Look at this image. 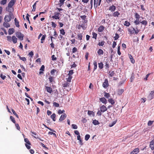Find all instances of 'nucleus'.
Wrapping results in <instances>:
<instances>
[{
    "label": "nucleus",
    "mask_w": 154,
    "mask_h": 154,
    "mask_svg": "<svg viewBox=\"0 0 154 154\" xmlns=\"http://www.w3.org/2000/svg\"><path fill=\"white\" fill-rule=\"evenodd\" d=\"M16 36L20 40H23V39L24 35L21 33L20 32H16L15 33Z\"/></svg>",
    "instance_id": "1"
},
{
    "label": "nucleus",
    "mask_w": 154,
    "mask_h": 154,
    "mask_svg": "<svg viewBox=\"0 0 154 154\" xmlns=\"http://www.w3.org/2000/svg\"><path fill=\"white\" fill-rule=\"evenodd\" d=\"M12 15H6L4 18V20L5 22H8L11 20V16Z\"/></svg>",
    "instance_id": "2"
},
{
    "label": "nucleus",
    "mask_w": 154,
    "mask_h": 154,
    "mask_svg": "<svg viewBox=\"0 0 154 154\" xmlns=\"http://www.w3.org/2000/svg\"><path fill=\"white\" fill-rule=\"evenodd\" d=\"M24 141L25 142H26V143L25 144V146L28 149H29L30 148L31 146L28 145H30L31 143L30 142L29 140L27 138H25L24 139Z\"/></svg>",
    "instance_id": "3"
},
{
    "label": "nucleus",
    "mask_w": 154,
    "mask_h": 154,
    "mask_svg": "<svg viewBox=\"0 0 154 154\" xmlns=\"http://www.w3.org/2000/svg\"><path fill=\"white\" fill-rule=\"evenodd\" d=\"M54 15L52 16V18L56 20L60 19V17L59 16L60 13L57 12H55L54 13Z\"/></svg>",
    "instance_id": "4"
},
{
    "label": "nucleus",
    "mask_w": 154,
    "mask_h": 154,
    "mask_svg": "<svg viewBox=\"0 0 154 154\" xmlns=\"http://www.w3.org/2000/svg\"><path fill=\"white\" fill-rule=\"evenodd\" d=\"M154 96V91H151L148 96V99L149 100H152Z\"/></svg>",
    "instance_id": "5"
},
{
    "label": "nucleus",
    "mask_w": 154,
    "mask_h": 154,
    "mask_svg": "<svg viewBox=\"0 0 154 154\" xmlns=\"http://www.w3.org/2000/svg\"><path fill=\"white\" fill-rule=\"evenodd\" d=\"M108 81L107 79H106L105 80L104 82H103L102 86L103 88H106L108 87Z\"/></svg>",
    "instance_id": "6"
},
{
    "label": "nucleus",
    "mask_w": 154,
    "mask_h": 154,
    "mask_svg": "<svg viewBox=\"0 0 154 154\" xmlns=\"http://www.w3.org/2000/svg\"><path fill=\"white\" fill-rule=\"evenodd\" d=\"M15 2V1L14 0H11L8 4V7L9 8H11L14 5Z\"/></svg>",
    "instance_id": "7"
},
{
    "label": "nucleus",
    "mask_w": 154,
    "mask_h": 154,
    "mask_svg": "<svg viewBox=\"0 0 154 154\" xmlns=\"http://www.w3.org/2000/svg\"><path fill=\"white\" fill-rule=\"evenodd\" d=\"M100 110L102 112H103L106 111L107 109L106 106L104 105H102L100 107Z\"/></svg>",
    "instance_id": "8"
},
{
    "label": "nucleus",
    "mask_w": 154,
    "mask_h": 154,
    "mask_svg": "<svg viewBox=\"0 0 154 154\" xmlns=\"http://www.w3.org/2000/svg\"><path fill=\"white\" fill-rule=\"evenodd\" d=\"M66 115L65 113H63V115H61L60 119L59 121H62L64 120L66 117Z\"/></svg>",
    "instance_id": "9"
},
{
    "label": "nucleus",
    "mask_w": 154,
    "mask_h": 154,
    "mask_svg": "<svg viewBox=\"0 0 154 154\" xmlns=\"http://www.w3.org/2000/svg\"><path fill=\"white\" fill-rule=\"evenodd\" d=\"M149 146L152 150L154 149V140H152L150 142Z\"/></svg>",
    "instance_id": "10"
},
{
    "label": "nucleus",
    "mask_w": 154,
    "mask_h": 154,
    "mask_svg": "<svg viewBox=\"0 0 154 154\" xmlns=\"http://www.w3.org/2000/svg\"><path fill=\"white\" fill-rule=\"evenodd\" d=\"M100 100L102 103L105 104H106L107 102L106 100L104 97L100 98Z\"/></svg>",
    "instance_id": "11"
},
{
    "label": "nucleus",
    "mask_w": 154,
    "mask_h": 154,
    "mask_svg": "<svg viewBox=\"0 0 154 154\" xmlns=\"http://www.w3.org/2000/svg\"><path fill=\"white\" fill-rule=\"evenodd\" d=\"M116 9V7L114 5L110 6L109 8V10L111 12H114Z\"/></svg>",
    "instance_id": "12"
},
{
    "label": "nucleus",
    "mask_w": 154,
    "mask_h": 154,
    "mask_svg": "<svg viewBox=\"0 0 154 154\" xmlns=\"http://www.w3.org/2000/svg\"><path fill=\"white\" fill-rule=\"evenodd\" d=\"M105 27L103 26H100L98 29V31L99 32H103L104 29Z\"/></svg>",
    "instance_id": "13"
},
{
    "label": "nucleus",
    "mask_w": 154,
    "mask_h": 154,
    "mask_svg": "<svg viewBox=\"0 0 154 154\" xmlns=\"http://www.w3.org/2000/svg\"><path fill=\"white\" fill-rule=\"evenodd\" d=\"M128 29L130 35H132V34L134 33V31L135 30V29L134 28H132V29L128 28Z\"/></svg>",
    "instance_id": "14"
},
{
    "label": "nucleus",
    "mask_w": 154,
    "mask_h": 154,
    "mask_svg": "<svg viewBox=\"0 0 154 154\" xmlns=\"http://www.w3.org/2000/svg\"><path fill=\"white\" fill-rule=\"evenodd\" d=\"M17 38L15 36H13L12 37V40L14 44H16L17 42Z\"/></svg>",
    "instance_id": "15"
},
{
    "label": "nucleus",
    "mask_w": 154,
    "mask_h": 154,
    "mask_svg": "<svg viewBox=\"0 0 154 154\" xmlns=\"http://www.w3.org/2000/svg\"><path fill=\"white\" fill-rule=\"evenodd\" d=\"M8 32L9 35H11L14 32V30L13 28H10L8 30Z\"/></svg>",
    "instance_id": "16"
},
{
    "label": "nucleus",
    "mask_w": 154,
    "mask_h": 154,
    "mask_svg": "<svg viewBox=\"0 0 154 154\" xmlns=\"http://www.w3.org/2000/svg\"><path fill=\"white\" fill-rule=\"evenodd\" d=\"M46 89L48 93H51L52 92V89L50 87L46 86Z\"/></svg>",
    "instance_id": "17"
},
{
    "label": "nucleus",
    "mask_w": 154,
    "mask_h": 154,
    "mask_svg": "<svg viewBox=\"0 0 154 154\" xmlns=\"http://www.w3.org/2000/svg\"><path fill=\"white\" fill-rule=\"evenodd\" d=\"M15 24L16 26L17 27H19L20 25L19 24V22L18 20L16 18L14 19Z\"/></svg>",
    "instance_id": "18"
},
{
    "label": "nucleus",
    "mask_w": 154,
    "mask_h": 154,
    "mask_svg": "<svg viewBox=\"0 0 154 154\" xmlns=\"http://www.w3.org/2000/svg\"><path fill=\"white\" fill-rule=\"evenodd\" d=\"M31 133L32 134L34 135H35L36 136H33L35 138H36V139H37V138H38L39 139H40L41 140V141H42V140H41L39 138V137H38V136H36L37 135V134L36 133H35V132H32V131L31 132Z\"/></svg>",
    "instance_id": "19"
},
{
    "label": "nucleus",
    "mask_w": 154,
    "mask_h": 154,
    "mask_svg": "<svg viewBox=\"0 0 154 154\" xmlns=\"http://www.w3.org/2000/svg\"><path fill=\"white\" fill-rule=\"evenodd\" d=\"M120 15V13L118 11H116L113 13L112 15L114 17H118L119 15Z\"/></svg>",
    "instance_id": "20"
},
{
    "label": "nucleus",
    "mask_w": 154,
    "mask_h": 154,
    "mask_svg": "<svg viewBox=\"0 0 154 154\" xmlns=\"http://www.w3.org/2000/svg\"><path fill=\"white\" fill-rule=\"evenodd\" d=\"M5 22L3 23V26L6 28H8L10 27V25L8 23Z\"/></svg>",
    "instance_id": "21"
},
{
    "label": "nucleus",
    "mask_w": 154,
    "mask_h": 154,
    "mask_svg": "<svg viewBox=\"0 0 154 154\" xmlns=\"http://www.w3.org/2000/svg\"><path fill=\"white\" fill-rule=\"evenodd\" d=\"M129 58L131 60V62L132 63H134L135 62V61H134V59L133 58L132 56L131 55H129Z\"/></svg>",
    "instance_id": "22"
},
{
    "label": "nucleus",
    "mask_w": 154,
    "mask_h": 154,
    "mask_svg": "<svg viewBox=\"0 0 154 154\" xmlns=\"http://www.w3.org/2000/svg\"><path fill=\"white\" fill-rule=\"evenodd\" d=\"M55 117L56 115L55 113H53L51 116V118L54 121H56Z\"/></svg>",
    "instance_id": "23"
},
{
    "label": "nucleus",
    "mask_w": 154,
    "mask_h": 154,
    "mask_svg": "<svg viewBox=\"0 0 154 154\" xmlns=\"http://www.w3.org/2000/svg\"><path fill=\"white\" fill-rule=\"evenodd\" d=\"M103 53V51L101 49H99L97 51V54L99 55H102Z\"/></svg>",
    "instance_id": "24"
},
{
    "label": "nucleus",
    "mask_w": 154,
    "mask_h": 154,
    "mask_svg": "<svg viewBox=\"0 0 154 154\" xmlns=\"http://www.w3.org/2000/svg\"><path fill=\"white\" fill-rule=\"evenodd\" d=\"M115 73L114 71H110L109 72V75L110 76L112 77L115 74Z\"/></svg>",
    "instance_id": "25"
},
{
    "label": "nucleus",
    "mask_w": 154,
    "mask_h": 154,
    "mask_svg": "<svg viewBox=\"0 0 154 154\" xmlns=\"http://www.w3.org/2000/svg\"><path fill=\"white\" fill-rule=\"evenodd\" d=\"M108 101L112 105H113L115 103L114 100L112 98L109 99Z\"/></svg>",
    "instance_id": "26"
},
{
    "label": "nucleus",
    "mask_w": 154,
    "mask_h": 154,
    "mask_svg": "<svg viewBox=\"0 0 154 154\" xmlns=\"http://www.w3.org/2000/svg\"><path fill=\"white\" fill-rule=\"evenodd\" d=\"M92 123L94 125H98L99 124V122L97 120L95 119L93 121Z\"/></svg>",
    "instance_id": "27"
},
{
    "label": "nucleus",
    "mask_w": 154,
    "mask_h": 154,
    "mask_svg": "<svg viewBox=\"0 0 154 154\" xmlns=\"http://www.w3.org/2000/svg\"><path fill=\"white\" fill-rule=\"evenodd\" d=\"M93 64H94V70H95L96 69L97 67V63L96 61L95 60V61H94Z\"/></svg>",
    "instance_id": "28"
},
{
    "label": "nucleus",
    "mask_w": 154,
    "mask_h": 154,
    "mask_svg": "<svg viewBox=\"0 0 154 154\" xmlns=\"http://www.w3.org/2000/svg\"><path fill=\"white\" fill-rule=\"evenodd\" d=\"M77 37L80 40H82V35L81 33H78L77 34Z\"/></svg>",
    "instance_id": "29"
},
{
    "label": "nucleus",
    "mask_w": 154,
    "mask_h": 154,
    "mask_svg": "<svg viewBox=\"0 0 154 154\" xmlns=\"http://www.w3.org/2000/svg\"><path fill=\"white\" fill-rule=\"evenodd\" d=\"M139 149L138 148H136L134 149L133 151L134 154H137L139 152Z\"/></svg>",
    "instance_id": "30"
},
{
    "label": "nucleus",
    "mask_w": 154,
    "mask_h": 154,
    "mask_svg": "<svg viewBox=\"0 0 154 154\" xmlns=\"http://www.w3.org/2000/svg\"><path fill=\"white\" fill-rule=\"evenodd\" d=\"M134 78V74L133 72L131 74V76L130 78L131 82H132Z\"/></svg>",
    "instance_id": "31"
},
{
    "label": "nucleus",
    "mask_w": 154,
    "mask_h": 154,
    "mask_svg": "<svg viewBox=\"0 0 154 154\" xmlns=\"http://www.w3.org/2000/svg\"><path fill=\"white\" fill-rule=\"evenodd\" d=\"M124 24L125 26H129L130 25V24L129 22L126 21L124 23Z\"/></svg>",
    "instance_id": "32"
},
{
    "label": "nucleus",
    "mask_w": 154,
    "mask_h": 154,
    "mask_svg": "<svg viewBox=\"0 0 154 154\" xmlns=\"http://www.w3.org/2000/svg\"><path fill=\"white\" fill-rule=\"evenodd\" d=\"M72 76L68 75V78L67 79V81L68 82H70L71 81V79H72Z\"/></svg>",
    "instance_id": "33"
},
{
    "label": "nucleus",
    "mask_w": 154,
    "mask_h": 154,
    "mask_svg": "<svg viewBox=\"0 0 154 154\" xmlns=\"http://www.w3.org/2000/svg\"><path fill=\"white\" fill-rule=\"evenodd\" d=\"M104 97L108 99L110 97V94L108 93H104Z\"/></svg>",
    "instance_id": "34"
},
{
    "label": "nucleus",
    "mask_w": 154,
    "mask_h": 154,
    "mask_svg": "<svg viewBox=\"0 0 154 154\" xmlns=\"http://www.w3.org/2000/svg\"><path fill=\"white\" fill-rule=\"evenodd\" d=\"M90 137V135L89 134H86L85 136V140L87 141L88 140Z\"/></svg>",
    "instance_id": "35"
},
{
    "label": "nucleus",
    "mask_w": 154,
    "mask_h": 154,
    "mask_svg": "<svg viewBox=\"0 0 154 154\" xmlns=\"http://www.w3.org/2000/svg\"><path fill=\"white\" fill-rule=\"evenodd\" d=\"M9 8H8H8H6V11H8V12L10 13L9 14L10 15H13V14L11 13V11H10V10Z\"/></svg>",
    "instance_id": "36"
},
{
    "label": "nucleus",
    "mask_w": 154,
    "mask_h": 154,
    "mask_svg": "<svg viewBox=\"0 0 154 154\" xmlns=\"http://www.w3.org/2000/svg\"><path fill=\"white\" fill-rule=\"evenodd\" d=\"M60 33L62 35H64L65 34V32L64 31V29H62L60 30Z\"/></svg>",
    "instance_id": "37"
},
{
    "label": "nucleus",
    "mask_w": 154,
    "mask_h": 154,
    "mask_svg": "<svg viewBox=\"0 0 154 154\" xmlns=\"http://www.w3.org/2000/svg\"><path fill=\"white\" fill-rule=\"evenodd\" d=\"M116 121H114L113 122L109 124V127H112L116 123Z\"/></svg>",
    "instance_id": "38"
},
{
    "label": "nucleus",
    "mask_w": 154,
    "mask_h": 154,
    "mask_svg": "<svg viewBox=\"0 0 154 154\" xmlns=\"http://www.w3.org/2000/svg\"><path fill=\"white\" fill-rule=\"evenodd\" d=\"M99 67L100 69H102L103 67V64L102 63H98Z\"/></svg>",
    "instance_id": "39"
},
{
    "label": "nucleus",
    "mask_w": 154,
    "mask_h": 154,
    "mask_svg": "<svg viewBox=\"0 0 154 154\" xmlns=\"http://www.w3.org/2000/svg\"><path fill=\"white\" fill-rule=\"evenodd\" d=\"M88 114L89 115H92L93 116L94 115V113L93 112L91 111H88Z\"/></svg>",
    "instance_id": "40"
},
{
    "label": "nucleus",
    "mask_w": 154,
    "mask_h": 154,
    "mask_svg": "<svg viewBox=\"0 0 154 154\" xmlns=\"http://www.w3.org/2000/svg\"><path fill=\"white\" fill-rule=\"evenodd\" d=\"M37 2H35L32 6L33 9L32 10V11H35V7H36V3Z\"/></svg>",
    "instance_id": "41"
},
{
    "label": "nucleus",
    "mask_w": 154,
    "mask_h": 154,
    "mask_svg": "<svg viewBox=\"0 0 154 154\" xmlns=\"http://www.w3.org/2000/svg\"><path fill=\"white\" fill-rule=\"evenodd\" d=\"M73 74V70H71L69 71V73L68 74V75L72 76V75Z\"/></svg>",
    "instance_id": "42"
},
{
    "label": "nucleus",
    "mask_w": 154,
    "mask_h": 154,
    "mask_svg": "<svg viewBox=\"0 0 154 154\" xmlns=\"http://www.w3.org/2000/svg\"><path fill=\"white\" fill-rule=\"evenodd\" d=\"M105 68L108 70L109 68V63L107 62L106 63V64L105 65Z\"/></svg>",
    "instance_id": "43"
},
{
    "label": "nucleus",
    "mask_w": 154,
    "mask_h": 154,
    "mask_svg": "<svg viewBox=\"0 0 154 154\" xmlns=\"http://www.w3.org/2000/svg\"><path fill=\"white\" fill-rule=\"evenodd\" d=\"M49 79L50 82L52 83V82L54 81V77L52 76H50L49 78Z\"/></svg>",
    "instance_id": "44"
},
{
    "label": "nucleus",
    "mask_w": 154,
    "mask_h": 154,
    "mask_svg": "<svg viewBox=\"0 0 154 154\" xmlns=\"http://www.w3.org/2000/svg\"><path fill=\"white\" fill-rule=\"evenodd\" d=\"M46 35H43L42 36V37L41 38V43H43V40H44L45 38V37H46Z\"/></svg>",
    "instance_id": "45"
},
{
    "label": "nucleus",
    "mask_w": 154,
    "mask_h": 154,
    "mask_svg": "<svg viewBox=\"0 0 154 154\" xmlns=\"http://www.w3.org/2000/svg\"><path fill=\"white\" fill-rule=\"evenodd\" d=\"M140 23H142V24L146 25L147 24V22L146 20H143L142 21L140 22Z\"/></svg>",
    "instance_id": "46"
},
{
    "label": "nucleus",
    "mask_w": 154,
    "mask_h": 154,
    "mask_svg": "<svg viewBox=\"0 0 154 154\" xmlns=\"http://www.w3.org/2000/svg\"><path fill=\"white\" fill-rule=\"evenodd\" d=\"M65 112V110H61L60 109H59L58 112V113L59 114H61L64 112Z\"/></svg>",
    "instance_id": "47"
},
{
    "label": "nucleus",
    "mask_w": 154,
    "mask_h": 154,
    "mask_svg": "<svg viewBox=\"0 0 154 154\" xmlns=\"http://www.w3.org/2000/svg\"><path fill=\"white\" fill-rule=\"evenodd\" d=\"M53 106L56 107H59L60 106V105L59 103H57L56 102H54Z\"/></svg>",
    "instance_id": "48"
},
{
    "label": "nucleus",
    "mask_w": 154,
    "mask_h": 154,
    "mask_svg": "<svg viewBox=\"0 0 154 154\" xmlns=\"http://www.w3.org/2000/svg\"><path fill=\"white\" fill-rule=\"evenodd\" d=\"M72 128L74 129H77L78 128L77 125L75 124H73L72 125Z\"/></svg>",
    "instance_id": "49"
},
{
    "label": "nucleus",
    "mask_w": 154,
    "mask_h": 154,
    "mask_svg": "<svg viewBox=\"0 0 154 154\" xmlns=\"http://www.w3.org/2000/svg\"><path fill=\"white\" fill-rule=\"evenodd\" d=\"M7 1V0H2L1 1V4L2 5H4L6 4Z\"/></svg>",
    "instance_id": "50"
},
{
    "label": "nucleus",
    "mask_w": 154,
    "mask_h": 154,
    "mask_svg": "<svg viewBox=\"0 0 154 154\" xmlns=\"http://www.w3.org/2000/svg\"><path fill=\"white\" fill-rule=\"evenodd\" d=\"M92 35H93V38H94L95 39H96L97 38V34L96 33H95V32H93L92 33Z\"/></svg>",
    "instance_id": "51"
},
{
    "label": "nucleus",
    "mask_w": 154,
    "mask_h": 154,
    "mask_svg": "<svg viewBox=\"0 0 154 154\" xmlns=\"http://www.w3.org/2000/svg\"><path fill=\"white\" fill-rule=\"evenodd\" d=\"M19 58L20 60H22L23 61H25L26 60V59L24 57H21L20 56Z\"/></svg>",
    "instance_id": "52"
},
{
    "label": "nucleus",
    "mask_w": 154,
    "mask_h": 154,
    "mask_svg": "<svg viewBox=\"0 0 154 154\" xmlns=\"http://www.w3.org/2000/svg\"><path fill=\"white\" fill-rule=\"evenodd\" d=\"M51 26L52 27L54 28H55L56 27L57 25L54 22H51Z\"/></svg>",
    "instance_id": "53"
},
{
    "label": "nucleus",
    "mask_w": 154,
    "mask_h": 154,
    "mask_svg": "<svg viewBox=\"0 0 154 154\" xmlns=\"http://www.w3.org/2000/svg\"><path fill=\"white\" fill-rule=\"evenodd\" d=\"M10 119L11 120V121L14 123H15V121L14 119V118L12 116H11L10 117Z\"/></svg>",
    "instance_id": "54"
},
{
    "label": "nucleus",
    "mask_w": 154,
    "mask_h": 154,
    "mask_svg": "<svg viewBox=\"0 0 154 154\" xmlns=\"http://www.w3.org/2000/svg\"><path fill=\"white\" fill-rule=\"evenodd\" d=\"M153 121H149L148 122V125L150 126L153 123Z\"/></svg>",
    "instance_id": "55"
},
{
    "label": "nucleus",
    "mask_w": 154,
    "mask_h": 154,
    "mask_svg": "<svg viewBox=\"0 0 154 154\" xmlns=\"http://www.w3.org/2000/svg\"><path fill=\"white\" fill-rule=\"evenodd\" d=\"M135 18L136 19H139L140 17V15L138 13H136L135 15Z\"/></svg>",
    "instance_id": "56"
},
{
    "label": "nucleus",
    "mask_w": 154,
    "mask_h": 154,
    "mask_svg": "<svg viewBox=\"0 0 154 154\" xmlns=\"http://www.w3.org/2000/svg\"><path fill=\"white\" fill-rule=\"evenodd\" d=\"M12 111L13 114L15 115L17 118H18V115L16 113L14 109H12Z\"/></svg>",
    "instance_id": "57"
},
{
    "label": "nucleus",
    "mask_w": 154,
    "mask_h": 154,
    "mask_svg": "<svg viewBox=\"0 0 154 154\" xmlns=\"http://www.w3.org/2000/svg\"><path fill=\"white\" fill-rule=\"evenodd\" d=\"M77 51V49L75 47H74L72 49V53H75L76 51Z\"/></svg>",
    "instance_id": "58"
},
{
    "label": "nucleus",
    "mask_w": 154,
    "mask_h": 154,
    "mask_svg": "<svg viewBox=\"0 0 154 154\" xmlns=\"http://www.w3.org/2000/svg\"><path fill=\"white\" fill-rule=\"evenodd\" d=\"M104 41H102L101 42H99L98 44L99 46H103L104 45Z\"/></svg>",
    "instance_id": "59"
},
{
    "label": "nucleus",
    "mask_w": 154,
    "mask_h": 154,
    "mask_svg": "<svg viewBox=\"0 0 154 154\" xmlns=\"http://www.w3.org/2000/svg\"><path fill=\"white\" fill-rule=\"evenodd\" d=\"M115 35H116V36L114 37L115 40H116L118 39V38L119 37V35L117 33H116Z\"/></svg>",
    "instance_id": "60"
},
{
    "label": "nucleus",
    "mask_w": 154,
    "mask_h": 154,
    "mask_svg": "<svg viewBox=\"0 0 154 154\" xmlns=\"http://www.w3.org/2000/svg\"><path fill=\"white\" fill-rule=\"evenodd\" d=\"M6 76L3 75L2 74H1L0 75V77L3 79L4 80L6 78Z\"/></svg>",
    "instance_id": "61"
},
{
    "label": "nucleus",
    "mask_w": 154,
    "mask_h": 154,
    "mask_svg": "<svg viewBox=\"0 0 154 154\" xmlns=\"http://www.w3.org/2000/svg\"><path fill=\"white\" fill-rule=\"evenodd\" d=\"M69 85V83L66 82V83H65L63 84V87H68Z\"/></svg>",
    "instance_id": "62"
},
{
    "label": "nucleus",
    "mask_w": 154,
    "mask_h": 154,
    "mask_svg": "<svg viewBox=\"0 0 154 154\" xmlns=\"http://www.w3.org/2000/svg\"><path fill=\"white\" fill-rule=\"evenodd\" d=\"M7 40L9 42H11L12 40V38L11 36H7Z\"/></svg>",
    "instance_id": "63"
},
{
    "label": "nucleus",
    "mask_w": 154,
    "mask_h": 154,
    "mask_svg": "<svg viewBox=\"0 0 154 154\" xmlns=\"http://www.w3.org/2000/svg\"><path fill=\"white\" fill-rule=\"evenodd\" d=\"M57 71V70L56 69H52L51 72V75H53L55 72Z\"/></svg>",
    "instance_id": "64"
}]
</instances>
